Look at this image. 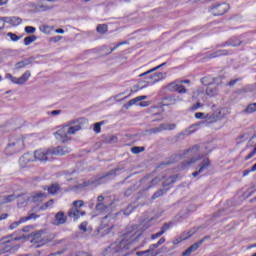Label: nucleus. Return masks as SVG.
Segmentation results:
<instances>
[{
    "label": "nucleus",
    "instance_id": "nucleus-61",
    "mask_svg": "<svg viewBox=\"0 0 256 256\" xmlns=\"http://www.w3.org/2000/svg\"><path fill=\"white\" fill-rule=\"evenodd\" d=\"M7 217H9L8 213H3L0 215V221H5V219H7Z\"/></svg>",
    "mask_w": 256,
    "mask_h": 256
},
{
    "label": "nucleus",
    "instance_id": "nucleus-48",
    "mask_svg": "<svg viewBox=\"0 0 256 256\" xmlns=\"http://www.w3.org/2000/svg\"><path fill=\"white\" fill-rule=\"evenodd\" d=\"M133 191H135V186H132V187L128 188L124 192L125 197H131V195H133Z\"/></svg>",
    "mask_w": 256,
    "mask_h": 256
},
{
    "label": "nucleus",
    "instance_id": "nucleus-13",
    "mask_svg": "<svg viewBox=\"0 0 256 256\" xmlns=\"http://www.w3.org/2000/svg\"><path fill=\"white\" fill-rule=\"evenodd\" d=\"M31 161H35L34 154L26 153L19 159V164L21 167H27V164L31 163Z\"/></svg>",
    "mask_w": 256,
    "mask_h": 256
},
{
    "label": "nucleus",
    "instance_id": "nucleus-51",
    "mask_svg": "<svg viewBox=\"0 0 256 256\" xmlns=\"http://www.w3.org/2000/svg\"><path fill=\"white\" fill-rule=\"evenodd\" d=\"M123 168H116L110 170L104 177H109L111 175H117V171H121Z\"/></svg>",
    "mask_w": 256,
    "mask_h": 256
},
{
    "label": "nucleus",
    "instance_id": "nucleus-1",
    "mask_svg": "<svg viewBox=\"0 0 256 256\" xmlns=\"http://www.w3.org/2000/svg\"><path fill=\"white\" fill-rule=\"evenodd\" d=\"M141 235H143L141 227H128L126 233L122 235L118 241L112 243L106 251L109 255H115V253H120L121 256L129 255V247H131Z\"/></svg>",
    "mask_w": 256,
    "mask_h": 256
},
{
    "label": "nucleus",
    "instance_id": "nucleus-57",
    "mask_svg": "<svg viewBox=\"0 0 256 256\" xmlns=\"http://www.w3.org/2000/svg\"><path fill=\"white\" fill-rule=\"evenodd\" d=\"M33 60H34L33 58H26V59H24L22 61L24 62V64L27 67V65H31V63H33Z\"/></svg>",
    "mask_w": 256,
    "mask_h": 256
},
{
    "label": "nucleus",
    "instance_id": "nucleus-15",
    "mask_svg": "<svg viewBox=\"0 0 256 256\" xmlns=\"http://www.w3.org/2000/svg\"><path fill=\"white\" fill-rule=\"evenodd\" d=\"M165 77H167V73L165 72H157V73H154L153 75L148 74V79H150L152 83H159V81H163Z\"/></svg>",
    "mask_w": 256,
    "mask_h": 256
},
{
    "label": "nucleus",
    "instance_id": "nucleus-45",
    "mask_svg": "<svg viewBox=\"0 0 256 256\" xmlns=\"http://www.w3.org/2000/svg\"><path fill=\"white\" fill-rule=\"evenodd\" d=\"M25 67H27V66L25 65V62L23 60H21L20 62L16 63L15 66H14V68L16 70L25 69Z\"/></svg>",
    "mask_w": 256,
    "mask_h": 256
},
{
    "label": "nucleus",
    "instance_id": "nucleus-17",
    "mask_svg": "<svg viewBox=\"0 0 256 256\" xmlns=\"http://www.w3.org/2000/svg\"><path fill=\"white\" fill-rule=\"evenodd\" d=\"M31 77V71L27 70L25 73L22 74L19 78H16V85H25L29 78Z\"/></svg>",
    "mask_w": 256,
    "mask_h": 256
},
{
    "label": "nucleus",
    "instance_id": "nucleus-22",
    "mask_svg": "<svg viewBox=\"0 0 256 256\" xmlns=\"http://www.w3.org/2000/svg\"><path fill=\"white\" fill-rule=\"evenodd\" d=\"M15 199H17V196L14 194L2 196L0 198V205H3L5 203H12V201H15Z\"/></svg>",
    "mask_w": 256,
    "mask_h": 256
},
{
    "label": "nucleus",
    "instance_id": "nucleus-11",
    "mask_svg": "<svg viewBox=\"0 0 256 256\" xmlns=\"http://www.w3.org/2000/svg\"><path fill=\"white\" fill-rule=\"evenodd\" d=\"M205 241V238L199 240L198 242L192 244L188 249H186L183 253L182 256H189L191 255V253H195V251H197V249H199L201 247V245H203V242Z\"/></svg>",
    "mask_w": 256,
    "mask_h": 256
},
{
    "label": "nucleus",
    "instance_id": "nucleus-3",
    "mask_svg": "<svg viewBox=\"0 0 256 256\" xmlns=\"http://www.w3.org/2000/svg\"><path fill=\"white\" fill-rule=\"evenodd\" d=\"M81 122L79 120H72L67 125L60 128L54 135L60 143H67L71 141V135H75L77 131H81Z\"/></svg>",
    "mask_w": 256,
    "mask_h": 256
},
{
    "label": "nucleus",
    "instance_id": "nucleus-33",
    "mask_svg": "<svg viewBox=\"0 0 256 256\" xmlns=\"http://www.w3.org/2000/svg\"><path fill=\"white\" fill-rule=\"evenodd\" d=\"M256 111V103L249 104L247 108L244 110V113H255Z\"/></svg>",
    "mask_w": 256,
    "mask_h": 256
},
{
    "label": "nucleus",
    "instance_id": "nucleus-63",
    "mask_svg": "<svg viewBox=\"0 0 256 256\" xmlns=\"http://www.w3.org/2000/svg\"><path fill=\"white\" fill-rule=\"evenodd\" d=\"M76 256H91V255L85 252H78L76 253Z\"/></svg>",
    "mask_w": 256,
    "mask_h": 256
},
{
    "label": "nucleus",
    "instance_id": "nucleus-49",
    "mask_svg": "<svg viewBox=\"0 0 256 256\" xmlns=\"http://www.w3.org/2000/svg\"><path fill=\"white\" fill-rule=\"evenodd\" d=\"M5 79H9L10 81H12V83H14L15 85H17V77H14L13 75L7 73L5 75Z\"/></svg>",
    "mask_w": 256,
    "mask_h": 256
},
{
    "label": "nucleus",
    "instance_id": "nucleus-10",
    "mask_svg": "<svg viewBox=\"0 0 256 256\" xmlns=\"http://www.w3.org/2000/svg\"><path fill=\"white\" fill-rule=\"evenodd\" d=\"M85 211L80 210L79 208H71L68 211V217H70V219H73V221H77V219H79V217H83L85 216Z\"/></svg>",
    "mask_w": 256,
    "mask_h": 256
},
{
    "label": "nucleus",
    "instance_id": "nucleus-27",
    "mask_svg": "<svg viewBox=\"0 0 256 256\" xmlns=\"http://www.w3.org/2000/svg\"><path fill=\"white\" fill-rule=\"evenodd\" d=\"M59 189H61L59 187V184H52L50 187H47V186L44 187V191L48 190V193L50 195H55L57 191H59Z\"/></svg>",
    "mask_w": 256,
    "mask_h": 256
},
{
    "label": "nucleus",
    "instance_id": "nucleus-6",
    "mask_svg": "<svg viewBox=\"0 0 256 256\" xmlns=\"http://www.w3.org/2000/svg\"><path fill=\"white\" fill-rule=\"evenodd\" d=\"M34 160L40 162L53 161V156L51 154V148L47 150H36L34 152Z\"/></svg>",
    "mask_w": 256,
    "mask_h": 256
},
{
    "label": "nucleus",
    "instance_id": "nucleus-9",
    "mask_svg": "<svg viewBox=\"0 0 256 256\" xmlns=\"http://www.w3.org/2000/svg\"><path fill=\"white\" fill-rule=\"evenodd\" d=\"M39 216L35 214H29L28 216L22 217L19 219V221H15L12 224H10L9 229L13 231L14 229H17L19 225L26 223V221H31V219H37Z\"/></svg>",
    "mask_w": 256,
    "mask_h": 256
},
{
    "label": "nucleus",
    "instance_id": "nucleus-38",
    "mask_svg": "<svg viewBox=\"0 0 256 256\" xmlns=\"http://www.w3.org/2000/svg\"><path fill=\"white\" fill-rule=\"evenodd\" d=\"M227 45H230L231 47H239V45H241V41L237 39H231L227 42Z\"/></svg>",
    "mask_w": 256,
    "mask_h": 256
},
{
    "label": "nucleus",
    "instance_id": "nucleus-31",
    "mask_svg": "<svg viewBox=\"0 0 256 256\" xmlns=\"http://www.w3.org/2000/svg\"><path fill=\"white\" fill-rule=\"evenodd\" d=\"M107 209H109V206H107V204H104V203L96 204V211H99L100 213L107 211Z\"/></svg>",
    "mask_w": 256,
    "mask_h": 256
},
{
    "label": "nucleus",
    "instance_id": "nucleus-60",
    "mask_svg": "<svg viewBox=\"0 0 256 256\" xmlns=\"http://www.w3.org/2000/svg\"><path fill=\"white\" fill-rule=\"evenodd\" d=\"M159 182V178H155L151 181V185H149L148 189H150V187H153V185H157V183Z\"/></svg>",
    "mask_w": 256,
    "mask_h": 256
},
{
    "label": "nucleus",
    "instance_id": "nucleus-25",
    "mask_svg": "<svg viewBox=\"0 0 256 256\" xmlns=\"http://www.w3.org/2000/svg\"><path fill=\"white\" fill-rule=\"evenodd\" d=\"M217 93H219V89H217L213 84H210L206 89V95L209 97H215Z\"/></svg>",
    "mask_w": 256,
    "mask_h": 256
},
{
    "label": "nucleus",
    "instance_id": "nucleus-58",
    "mask_svg": "<svg viewBox=\"0 0 256 256\" xmlns=\"http://www.w3.org/2000/svg\"><path fill=\"white\" fill-rule=\"evenodd\" d=\"M161 235H163V233H161V231H159V232L156 233V234H152V235H151V239H152V240L159 239V237H161Z\"/></svg>",
    "mask_w": 256,
    "mask_h": 256
},
{
    "label": "nucleus",
    "instance_id": "nucleus-52",
    "mask_svg": "<svg viewBox=\"0 0 256 256\" xmlns=\"http://www.w3.org/2000/svg\"><path fill=\"white\" fill-rule=\"evenodd\" d=\"M101 125H103V122H97L94 124V131L96 133H101Z\"/></svg>",
    "mask_w": 256,
    "mask_h": 256
},
{
    "label": "nucleus",
    "instance_id": "nucleus-53",
    "mask_svg": "<svg viewBox=\"0 0 256 256\" xmlns=\"http://www.w3.org/2000/svg\"><path fill=\"white\" fill-rule=\"evenodd\" d=\"M87 225L88 223L87 222H82L79 226V230L80 231H83V233H87Z\"/></svg>",
    "mask_w": 256,
    "mask_h": 256
},
{
    "label": "nucleus",
    "instance_id": "nucleus-39",
    "mask_svg": "<svg viewBox=\"0 0 256 256\" xmlns=\"http://www.w3.org/2000/svg\"><path fill=\"white\" fill-rule=\"evenodd\" d=\"M91 185H93V181L88 180V181L83 182L82 184H78L77 188L78 189H83L85 187H91Z\"/></svg>",
    "mask_w": 256,
    "mask_h": 256
},
{
    "label": "nucleus",
    "instance_id": "nucleus-24",
    "mask_svg": "<svg viewBox=\"0 0 256 256\" xmlns=\"http://www.w3.org/2000/svg\"><path fill=\"white\" fill-rule=\"evenodd\" d=\"M165 65H167V62H164V63L140 74L139 77H147V75H151V73H155V71H158V69H161V67H165Z\"/></svg>",
    "mask_w": 256,
    "mask_h": 256
},
{
    "label": "nucleus",
    "instance_id": "nucleus-43",
    "mask_svg": "<svg viewBox=\"0 0 256 256\" xmlns=\"http://www.w3.org/2000/svg\"><path fill=\"white\" fill-rule=\"evenodd\" d=\"M169 229H171V223H164V225L161 227L160 232L162 233V235H165V232L169 231Z\"/></svg>",
    "mask_w": 256,
    "mask_h": 256
},
{
    "label": "nucleus",
    "instance_id": "nucleus-20",
    "mask_svg": "<svg viewBox=\"0 0 256 256\" xmlns=\"http://www.w3.org/2000/svg\"><path fill=\"white\" fill-rule=\"evenodd\" d=\"M195 233H197V228H193L192 230H190L188 232V236L186 237H178L176 239H174L172 241L173 245H179V243H181V241H184L185 239H189V237H193V235H195Z\"/></svg>",
    "mask_w": 256,
    "mask_h": 256
},
{
    "label": "nucleus",
    "instance_id": "nucleus-64",
    "mask_svg": "<svg viewBox=\"0 0 256 256\" xmlns=\"http://www.w3.org/2000/svg\"><path fill=\"white\" fill-rule=\"evenodd\" d=\"M139 106L140 107H149V102H140Z\"/></svg>",
    "mask_w": 256,
    "mask_h": 256
},
{
    "label": "nucleus",
    "instance_id": "nucleus-29",
    "mask_svg": "<svg viewBox=\"0 0 256 256\" xmlns=\"http://www.w3.org/2000/svg\"><path fill=\"white\" fill-rule=\"evenodd\" d=\"M32 7H35L37 11H49V6L43 4V2H39L37 5L32 4Z\"/></svg>",
    "mask_w": 256,
    "mask_h": 256
},
{
    "label": "nucleus",
    "instance_id": "nucleus-21",
    "mask_svg": "<svg viewBox=\"0 0 256 256\" xmlns=\"http://www.w3.org/2000/svg\"><path fill=\"white\" fill-rule=\"evenodd\" d=\"M46 197L47 194L43 192H38L32 195L31 201L32 203H41V201H43V199H45Z\"/></svg>",
    "mask_w": 256,
    "mask_h": 256
},
{
    "label": "nucleus",
    "instance_id": "nucleus-36",
    "mask_svg": "<svg viewBox=\"0 0 256 256\" xmlns=\"http://www.w3.org/2000/svg\"><path fill=\"white\" fill-rule=\"evenodd\" d=\"M72 205V208L81 209V207L85 205V202L83 200H76L72 203Z\"/></svg>",
    "mask_w": 256,
    "mask_h": 256
},
{
    "label": "nucleus",
    "instance_id": "nucleus-56",
    "mask_svg": "<svg viewBox=\"0 0 256 256\" xmlns=\"http://www.w3.org/2000/svg\"><path fill=\"white\" fill-rule=\"evenodd\" d=\"M201 83H202V85H211V83L209 82V77H203L202 79H201Z\"/></svg>",
    "mask_w": 256,
    "mask_h": 256
},
{
    "label": "nucleus",
    "instance_id": "nucleus-47",
    "mask_svg": "<svg viewBox=\"0 0 256 256\" xmlns=\"http://www.w3.org/2000/svg\"><path fill=\"white\" fill-rule=\"evenodd\" d=\"M165 192L163 189L158 190L156 193L153 194L152 199H159V197H163Z\"/></svg>",
    "mask_w": 256,
    "mask_h": 256
},
{
    "label": "nucleus",
    "instance_id": "nucleus-28",
    "mask_svg": "<svg viewBox=\"0 0 256 256\" xmlns=\"http://www.w3.org/2000/svg\"><path fill=\"white\" fill-rule=\"evenodd\" d=\"M160 127H161L162 131H173L177 127V125L176 124L163 123V124H160Z\"/></svg>",
    "mask_w": 256,
    "mask_h": 256
},
{
    "label": "nucleus",
    "instance_id": "nucleus-32",
    "mask_svg": "<svg viewBox=\"0 0 256 256\" xmlns=\"http://www.w3.org/2000/svg\"><path fill=\"white\" fill-rule=\"evenodd\" d=\"M96 31L98 33H101V35H105L107 33V25L105 24H99L96 28Z\"/></svg>",
    "mask_w": 256,
    "mask_h": 256
},
{
    "label": "nucleus",
    "instance_id": "nucleus-26",
    "mask_svg": "<svg viewBox=\"0 0 256 256\" xmlns=\"http://www.w3.org/2000/svg\"><path fill=\"white\" fill-rule=\"evenodd\" d=\"M177 179H179V175H172L168 179L163 182V187H169V185H173V183H177Z\"/></svg>",
    "mask_w": 256,
    "mask_h": 256
},
{
    "label": "nucleus",
    "instance_id": "nucleus-7",
    "mask_svg": "<svg viewBox=\"0 0 256 256\" xmlns=\"http://www.w3.org/2000/svg\"><path fill=\"white\" fill-rule=\"evenodd\" d=\"M227 11H229V4L227 3L215 4L209 8V12L211 13V15H214V17H217L219 15H225Z\"/></svg>",
    "mask_w": 256,
    "mask_h": 256
},
{
    "label": "nucleus",
    "instance_id": "nucleus-55",
    "mask_svg": "<svg viewBox=\"0 0 256 256\" xmlns=\"http://www.w3.org/2000/svg\"><path fill=\"white\" fill-rule=\"evenodd\" d=\"M139 96H137L136 98H133L131 99L129 102H128V107H132V105H136V103H139Z\"/></svg>",
    "mask_w": 256,
    "mask_h": 256
},
{
    "label": "nucleus",
    "instance_id": "nucleus-2",
    "mask_svg": "<svg viewBox=\"0 0 256 256\" xmlns=\"http://www.w3.org/2000/svg\"><path fill=\"white\" fill-rule=\"evenodd\" d=\"M184 155H186L189 160L184 161V167H191V165H195V163H198V161H202L199 164V169L192 173V176L197 177L198 175H201L205 169L211 165V161L209 158L205 157L203 158V154L201 153L200 146L194 145L191 148L187 149L184 152Z\"/></svg>",
    "mask_w": 256,
    "mask_h": 256
},
{
    "label": "nucleus",
    "instance_id": "nucleus-19",
    "mask_svg": "<svg viewBox=\"0 0 256 256\" xmlns=\"http://www.w3.org/2000/svg\"><path fill=\"white\" fill-rule=\"evenodd\" d=\"M16 199H18V207L21 209L23 207H27V203L29 201V196L27 194H22L19 196H16Z\"/></svg>",
    "mask_w": 256,
    "mask_h": 256
},
{
    "label": "nucleus",
    "instance_id": "nucleus-23",
    "mask_svg": "<svg viewBox=\"0 0 256 256\" xmlns=\"http://www.w3.org/2000/svg\"><path fill=\"white\" fill-rule=\"evenodd\" d=\"M165 65H167V62H164V63L140 74L139 77H147V75H151V73H155V71H158V69H161V67H165Z\"/></svg>",
    "mask_w": 256,
    "mask_h": 256
},
{
    "label": "nucleus",
    "instance_id": "nucleus-54",
    "mask_svg": "<svg viewBox=\"0 0 256 256\" xmlns=\"http://www.w3.org/2000/svg\"><path fill=\"white\" fill-rule=\"evenodd\" d=\"M24 31H25V33L33 34V33H35L36 29L33 26H26Z\"/></svg>",
    "mask_w": 256,
    "mask_h": 256
},
{
    "label": "nucleus",
    "instance_id": "nucleus-40",
    "mask_svg": "<svg viewBox=\"0 0 256 256\" xmlns=\"http://www.w3.org/2000/svg\"><path fill=\"white\" fill-rule=\"evenodd\" d=\"M53 203H55V200L50 199L48 202H46L44 205H42V206L40 207V209H41L42 211H45L46 209H49V207H51V206L53 205Z\"/></svg>",
    "mask_w": 256,
    "mask_h": 256
},
{
    "label": "nucleus",
    "instance_id": "nucleus-16",
    "mask_svg": "<svg viewBox=\"0 0 256 256\" xmlns=\"http://www.w3.org/2000/svg\"><path fill=\"white\" fill-rule=\"evenodd\" d=\"M4 23H9L10 25H13L14 27H17V25H21L23 23V20L17 16L12 17H5L3 19Z\"/></svg>",
    "mask_w": 256,
    "mask_h": 256
},
{
    "label": "nucleus",
    "instance_id": "nucleus-12",
    "mask_svg": "<svg viewBox=\"0 0 256 256\" xmlns=\"http://www.w3.org/2000/svg\"><path fill=\"white\" fill-rule=\"evenodd\" d=\"M50 153L52 155V159L53 157H55V155H60V156H63V155H67V153H71V150L67 147H61V146H58L56 148H50Z\"/></svg>",
    "mask_w": 256,
    "mask_h": 256
},
{
    "label": "nucleus",
    "instance_id": "nucleus-50",
    "mask_svg": "<svg viewBox=\"0 0 256 256\" xmlns=\"http://www.w3.org/2000/svg\"><path fill=\"white\" fill-rule=\"evenodd\" d=\"M135 208L133 207V205H129L125 210H124V215L128 216L131 215V213H133V210Z\"/></svg>",
    "mask_w": 256,
    "mask_h": 256
},
{
    "label": "nucleus",
    "instance_id": "nucleus-62",
    "mask_svg": "<svg viewBox=\"0 0 256 256\" xmlns=\"http://www.w3.org/2000/svg\"><path fill=\"white\" fill-rule=\"evenodd\" d=\"M237 81H239V79H234V80H231L228 85L229 87H233V85H235L237 83Z\"/></svg>",
    "mask_w": 256,
    "mask_h": 256
},
{
    "label": "nucleus",
    "instance_id": "nucleus-42",
    "mask_svg": "<svg viewBox=\"0 0 256 256\" xmlns=\"http://www.w3.org/2000/svg\"><path fill=\"white\" fill-rule=\"evenodd\" d=\"M7 37H10L11 41H14V42L19 41V39H21L20 36H17V34L13 32H8Z\"/></svg>",
    "mask_w": 256,
    "mask_h": 256
},
{
    "label": "nucleus",
    "instance_id": "nucleus-37",
    "mask_svg": "<svg viewBox=\"0 0 256 256\" xmlns=\"http://www.w3.org/2000/svg\"><path fill=\"white\" fill-rule=\"evenodd\" d=\"M104 141L105 143H117L118 138L117 136L110 135V136H107Z\"/></svg>",
    "mask_w": 256,
    "mask_h": 256
},
{
    "label": "nucleus",
    "instance_id": "nucleus-35",
    "mask_svg": "<svg viewBox=\"0 0 256 256\" xmlns=\"http://www.w3.org/2000/svg\"><path fill=\"white\" fill-rule=\"evenodd\" d=\"M222 55H227V50H217L215 53L210 55V58L221 57Z\"/></svg>",
    "mask_w": 256,
    "mask_h": 256
},
{
    "label": "nucleus",
    "instance_id": "nucleus-41",
    "mask_svg": "<svg viewBox=\"0 0 256 256\" xmlns=\"http://www.w3.org/2000/svg\"><path fill=\"white\" fill-rule=\"evenodd\" d=\"M161 131H163V130H162L161 125H160L158 127L148 129L146 132H148L150 135H153L155 133H161Z\"/></svg>",
    "mask_w": 256,
    "mask_h": 256
},
{
    "label": "nucleus",
    "instance_id": "nucleus-4",
    "mask_svg": "<svg viewBox=\"0 0 256 256\" xmlns=\"http://www.w3.org/2000/svg\"><path fill=\"white\" fill-rule=\"evenodd\" d=\"M11 236H6L0 239V255H5V253H11V251H17L19 245H11Z\"/></svg>",
    "mask_w": 256,
    "mask_h": 256
},
{
    "label": "nucleus",
    "instance_id": "nucleus-8",
    "mask_svg": "<svg viewBox=\"0 0 256 256\" xmlns=\"http://www.w3.org/2000/svg\"><path fill=\"white\" fill-rule=\"evenodd\" d=\"M221 119H223L221 112L212 114L206 113V118L202 123L208 127V125H213V123H217V121H221Z\"/></svg>",
    "mask_w": 256,
    "mask_h": 256
},
{
    "label": "nucleus",
    "instance_id": "nucleus-59",
    "mask_svg": "<svg viewBox=\"0 0 256 256\" xmlns=\"http://www.w3.org/2000/svg\"><path fill=\"white\" fill-rule=\"evenodd\" d=\"M61 39H63L62 36H55L51 38V41H53V43H58V41H61Z\"/></svg>",
    "mask_w": 256,
    "mask_h": 256
},
{
    "label": "nucleus",
    "instance_id": "nucleus-5",
    "mask_svg": "<svg viewBox=\"0 0 256 256\" xmlns=\"http://www.w3.org/2000/svg\"><path fill=\"white\" fill-rule=\"evenodd\" d=\"M25 147V140L21 137L9 143L5 149L6 155H13V153H19Z\"/></svg>",
    "mask_w": 256,
    "mask_h": 256
},
{
    "label": "nucleus",
    "instance_id": "nucleus-44",
    "mask_svg": "<svg viewBox=\"0 0 256 256\" xmlns=\"http://www.w3.org/2000/svg\"><path fill=\"white\" fill-rule=\"evenodd\" d=\"M157 247H159L158 243L152 244L148 250L141 252V253H142V255H147L148 253H151V251H154V249H157Z\"/></svg>",
    "mask_w": 256,
    "mask_h": 256
},
{
    "label": "nucleus",
    "instance_id": "nucleus-14",
    "mask_svg": "<svg viewBox=\"0 0 256 256\" xmlns=\"http://www.w3.org/2000/svg\"><path fill=\"white\" fill-rule=\"evenodd\" d=\"M168 91H177L178 93H187V89L183 87L181 84H177V82H172L167 85Z\"/></svg>",
    "mask_w": 256,
    "mask_h": 256
},
{
    "label": "nucleus",
    "instance_id": "nucleus-46",
    "mask_svg": "<svg viewBox=\"0 0 256 256\" xmlns=\"http://www.w3.org/2000/svg\"><path fill=\"white\" fill-rule=\"evenodd\" d=\"M206 117H207V113H203V112L195 113V118L196 119H203V121H205Z\"/></svg>",
    "mask_w": 256,
    "mask_h": 256
},
{
    "label": "nucleus",
    "instance_id": "nucleus-30",
    "mask_svg": "<svg viewBox=\"0 0 256 256\" xmlns=\"http://www.w3.org/2000/svg\"><path fill=\"white\" fill-rule=\"evenodd\" d=\"M37 41V36L31 35L24 38V45L29 46L31 43H35Z\"/></svg>",
    "mask_w": 256,
    "mask_h": 256
},
{
    "label": "nucleus",
    "instance_id": "nucleus-18",
    "mask_svg": "<svg viewBox=\"0 0 256 256\" xmlns=\"http://www.w3.org/2000/svg\"><path fill=\"white\" fill-rule=\"evenodd\" d=\"M64 223H67V216H65V213L61 211L56 213L54 225H64Z\"/></svg>",
    "mask_w": 256,
    "mask_h": 256
},
{
    "label": "nucleus",
    "instance_id": "nucleus-34",
    "mask_svg": "<svg viewBox=\"0 0 256 256\" xmlns=\"http://www.w3.org/2000/svg\"><path fill=\"white\" fill-rule=\"evenodd\" d=\"M131 151L134 155H138V153H143V151H145V147L134 146L131 148Z\"/></svg>",
    "mask_w": 256,
    "mask_h": 256
}]
</instances>
